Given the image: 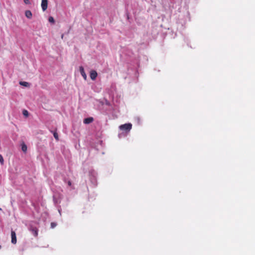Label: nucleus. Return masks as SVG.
Returning <instances> with one entry per match:
<instances>
[{"mask_svg": "<svg viewBox=\"0 0 255 255\" xmlns=\"http://www.w3.org/2000/svg\"><path fill=\"white\" fill-rule=\"evenodd\" d=\"M121 130L125 131L126 132H129L132 128V124L130 123L125 124L122 125L119 127Z\"/></svg>", "mask_w": 255, "mask_h": 255, "instance_id": "nucleus-1", "label": "nucleus"}, {"mask_svg": "<svg viewBox=\"0 0 255 255\" xmlns=\"http://www.w3.org/2000/svg\"><path fill=\"white\" fill-rule=\"evenodd\" d=\"M48 0H42L41 7L43 11H45L47 8Z\"/></svg>", "mask_w": 255, "mask_h": 255, "instance_id": "nucleus-2", "label": "nucleus"}, {"mask_svg": "<svg viewBox=\"0 0 255 255\" xmlns=\"http://www.w3.org/2000/svg\"><path fill=\"white\" fill-rule=\"evenodd\" d=\"M11 243L13 244H15L17 242V240H16V234L14 231H11Z\"/></svg>", "mask_w": 255, "mask_h": 255, "instance_id": "nucleus-3", "label": "nucleus"}, {"mask_svg": "<svg viewBox=\"0 0 255 255\" xmlns=\"http://www.w3.org/2000/svg\"><path fill=\"white\" fill-rule=\"evenodd\" d=\"M29 231L32 232V233L35 237L37 236L38 229L36 227L30 226V227L29 228Z\"/></svg>", "mask_w": 255, "mask_h": 255, "instance_id": "nucleus-4", "label": "nucleus"}, {"mask_svg": "<svg viewBox=\"0 0 255 255\" xmlns=\"http://www.w3.org/2000/svg\"><path fill=\"white\" fill-rule=\"evenodd\" d=\"M97 75H98V74L96 71L92 70L91 71L90 76V78L92 80H95L97 77Z\"/></svg>", "mask_w": 255, "mask_h": 255, "instance_id": "nucleus-5", "label": "nucleus"}, {"mask_svg": "<svg viewBox=\"0 0 255 255\" xmlns=\"http://www.w3.org/2000/svg\"><path fill=\"white\" fill-rule=\"evenodd\" d=\"M94 121V119L92 117H89L86 118L84 120L83 123L85 124H89L93 122Z\"/></svg>", "mask_w": 255, "mask_h": 255, "instance_id": "nucleus-6", "label": "nucleus"}, {"mask_svg": "<svg viewBox=\"0 0 255 255\" xmlns=\"http://www.w3.org/2000/svg\"><path fill=\"white\" fill-rule=\"evenodd\" d=\"M79 70H80L81 75L83 76V77L84 78V79L86 80V78H87V76L84 71V68L82 66H80L79 68Z\"/></svg>", "mask_w": 255, "mask_h": 255, "instance_id": "nucleus-7", "label": "nucleus"}, {"mask_svg": "<svg viewBox=\"0 0 255 255\" xmlns=\"http://www.w3.org/2000/svg\"><path fill=\"white\" fill-rule=\"evenodd\" d=\"M25 15L27 18H29V19L31 18L32 16V14L31 11L29 10H27L25 11Z\"/></svg>", "mask_w": 255, "mask_h": 255, "instance_id": "nucleus-8", "label": "nucleus"}, {"mask_svg": "<svg viewBox=\"0 0 255 255\" xmlns=\"http://www.w3.org/2000/svg\"><path fill=\"white\" fill-rule=\"evenodd\" d=\"M21 149L24 152L27 151V146L24 142L21 144Z\"/></svg>", "mask_w": 255, "mask_h": 255, "instance_id": "nucleus-9", "label": "nucleus"}, {"mask_svg": "<svg viewBox=\"0 0 255 255\" xmlns=\"http://www.w3.org/2000/svg\"><path fill=\"white\" fill-rule=\"evenodd\" d=\"M19 84L25 87H27L29 86V83L26 82H20Z\"/></svg>", "mask_w": 255, "mask_h": 255, "instance_id": "nucleus-10", "label": "nucleus"}, {"mask_svg": "<svg viewBox=\"0 0 255 255\" xmlns=\"http://www.w3.org/2000/svg\"><path fill=\"white\" fill-rule=\"evenodd\" d=\"M53 136L56 140H59L58 134L56 131L53 132Z\"/></svg>", "mask_w": 255, "mask_h": 255, "instance_id": "nucleus-11", "label": "nucleus"}, {"mask_svg": "<svg viewBox=\"0 0 255 255\" xmlns=\"http://www.w3.org/2000/svg\"><path fill=\"white\" fill-rule=\"evenodd\" d=\"M22 114L25 117H28L29 115L28 112L26 110H24L22 111Z\"/></svg>", "mask_w": 255, "mask_h": 255, "instance_id": "nucleus-12", "label": "nucleus"}, {"mask_svg": "<svg viewBox=\"0 0 255 255\" xmlns=\"http://www.w3.org/2000/svg\"><path fill=\"white\" fill-rule=\"evenodd\" d=\"M48 21L51 23H54V19L53 17L50 16L48 18Z\"/></svg>", "mask_w": 255, "mask_h": 255, "instance_id": "nucleus-13", "label": "nucleus"}, {"mask_svg": "<svg viewBox=\"0 0 255 255\" xmlns=\"http://www.w3.org/2000/svg\"><path fill=\"white\" fill-rule=\"evenodd\" d=\"M3 157L0 154V162L1 164H2L3 163Z\"/></svg>", "mask_w": 255, "mask_h": 255, "instance_id": "nucleus-14", "label": "nucleus"}, {"mask_svg": "<svg viewBox=\"0 0 255 255\" xmlns=\"http://www.w3.org/2000/svg\"><path fill=\"white\" fill-rule=\"evenodd\" d=\"M57 226V224L56 223H54V222H52L51 223V227L52 228H55L56 226Z\"/></svg>", "mask_w": 255, "mask_h": 255, "instance_id": "nucleus-15", "label": "nucleus"}, {"mask_svg": "<svg viewBox=\"0 0 255 255\" xmlns=\"http://www.w3.org/2000/svg\"><path fill=\"white\" fill-rule=\"evenodd\" d=\"M24 2L26 4H30V1L29 0H23Z\"/></svg>", "mask_w": 255, "mask_h": 255, "instance_id": "nucleus-16", "label": "nucleus"}, {"mask_svg": "<svg viewBox=\"0 0 255 255\" xmlns=\"http://www.w3.org/2000/svg\"><path fill=\"white\" fill-rule=\"evenodd\" d=\"M67 184H68V185L69 186H71V185H72V183H71V182L70 181H68L67 182Z\"/></svg>", "mask_w": 255, "mask_h": 255, "instance_id": "nucleus-17", "label": "nucleus"}, {"mask_svg": "<svg viewBox=\"0 0 255 255\" xmlns=\"http://www.w3.org/2000/svg\"><path fill=\"white\" fill-rule=\"evenodd\" d=\"M1 249V246L0 245V249Z\"/></svg>", "mask_w": 255, "mask_h": 255, "instance_id": "nucleus-18", "label": "nucleus"}]
</instances>
